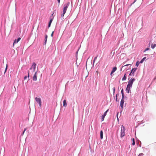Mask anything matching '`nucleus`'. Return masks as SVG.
<instances>
[{
    "instance_id": "obj_34",
    "label": "nucleus",
    "mask_w": 156,
    "mask_h": 156,
    "mask_svg": "<svg viewBox=\"0 0 156 156\" xmlns=\"http://www.w3.org/2000/svg\"><path fill=\"white\" fill-rule=\"evenodd\" d=\"M29 73H28V76L27 77L29 78Z\"/></svg>"
},
{
    "instance_id": "obj_20",
    "label": "nucleus",
    "mask_w": 156,
    "mask_h": 156,
    "mask_svg": "<svg viewBox=\"0 0 156 156\" xmlns=\"http://www.w3.org/2000/svg\"><path fill=\"white\" fill-rule=\"evenodd\" d=\"M132 142H133L132 144V145H135V140L134 138H133L132 139Z\"/></svg>"
},
{
    "instance_id": "obj_16",
    "label": "nucleus",
    "mask_w": 156,
    "mask_h": 156,
    "mask_svg": "<svg viewBox=\"0 0 156 156\" xmlns=\"http://www.w3.org/2000/svg\"><path fill=\"white\" fill-rule=\"evenodd\" d=\"M117 69V68L116 67H114L113 68L112 72V73H114Z\"/></svg>"
},
{
    "instance_id": "obj_9",
    "label": "nucleus",
    "mask_w": 156,
    "mask_h": 156,
    "mask_svg": "<svg viewBox=\"0 0 156 156\" xmlns=\"http://www.w3.org/2000/svg\"><path fill=\"white\" fill-rule=\"evenodd\" d=\"M21 39V38L20 37L18 38L17 40L15 39L13 42V45L17 43Z\"/></svg>"
},
{
    "instance_id": "obj_25",
    "label": "nucleus",
    "mask_w": 156,
    "mask_h": 156,
    "mask_svg": "<svg viewBox=\"0 0 156 156\" xmlns=\"http://www.w3.org/2000/svg\"><path fill=\"white\" fill-rule=\"evenodd\" d=\"M117 94L116 95V100L117 101H118L117 100Z\"/></svg>"
},
{
    "instance_id": "obj_21",
    "label": "nucleus",
    "mask_w": 156,
    "mask_h": 156,
    "mask_svg": "<svg viewBox=\"0 0 156 156\" xmlns=\"http://www.w3.org/2000/svg\"><path fill=\"white\" fill-rule=\"evenodd\" d=\"M150 49L149 48H147L145 49L144 50V52H145L147 51L148 50Z\"/></svg>"
},
{
    "instance_id": "obj_14",
    "label": "nucleus",
    "mask_w": 156,
    "mask_h": 156,
    "mask_svg": "<svg viewBox=\"0 0 156 156\" xmlns=\"http://www.w3.org/2000/svg\"><path fill=\"white\" fill-rule=\"evenodd\" d=\"M52 20H53L52 19L50 20L49 22L48 25V27H50L51 23H52Z\"/></svg>"
},
{
    "instance_id": "obj_38",
    "label": "nucleus",
    "mask_w": 156,
    "mask_h": 156,
    "mask_svg": "<svg viewBox=\"0 0 156 156\" xmlns=\"http://www.w3.org/2000/svg\"><path fill=\"white\" fill-rule=\"evenodd\" d=\"M89 58H90V57H89L88 58V59H89Z\"/></svg>"
},
{
    "instance_id": "obj_13",
    "label": "nucleus",
    "mask_w": 156,
    "mask_h": 156,
    "mask_svg": "<svg viewBox=\"0 0 156 156\" xmlns=\"http://www.w3.org/2000/svg\"><path fill=\"white\" fill-rule=\"evenodd\" d=\"M100 136L101 139H102L103 138V132L102 130H101L100 133Z\"/></svg>"
},
{
    "instance_id": "obj_10",
    "label": "nucleus",
    "mask_w": 156,
    "mask_h": 156,
    "mask_svg": "<svg viewBox=\"0 0 156 156\" xmlns=\"http://www.w3.org/2000/svg\"><path fill=\"white\" fill-rule=\"evenodd\" d=\"M124 103V100L123 99V98H122V99L121 102H120V106L122 108L123 107V105Z\"/></svg>"
},
{
    "instance_id": "obj_29",
    "label": "nucleus",
    "mask_w": 156,
    "mask_h": 156,
    "mask_svg": "<svg viewBox=\"0 0 156 156\" xmlns=\"http://www.w3.org/2000/svg\"><path fill=\"white\" fill-rule=\"evenodd\" d=\"M53 33H54V32H52V34H51V36H53Z\"/></svg>"
},
{
    "instance_id": "obj_6",
    "label": "nucleus",
    "mask_w": 156,
    "mask_h": 156,
    "mask_svg": "<svg viewBox=\"0 0 156 156\" xmlns=\"http://www.w3.org/2000/svg\"><path fill=\"white\" fill-rule=\"evenodd\" d=\"M36 101L39 104L40 106H41V100L40 98L36 97L35 98Z\"/></svg>"
},
{
    "instance_id": "obj_3",
    "label": "nucleus",
    "mask_w": 156,
    "mask_h": 156,
    "mask_svg": "<svg viewBox=\"0 0 156 156\" xmlns=\"http://www.w3.org/2000/svg\"><path fill=\"white\" fill-rule=\"evenodd\" d=\"M135 79L134 78H131L130 80L129 81L127 85L128 86H130L131 87H132L133 83Z\"/></svg>"
},
{
    "instance_id": "obj_27",
    "label": "nucleus",
    "mask_w": 156,
    "mask_h": 156,
    "mask_svg": "<svg viewBox=\"0 0 156 156\" xmlns=\"http://www.w3.org/2000/svg\"><path fill=\"white\" fill-rule=\"evenodd\" d=\"M115 87H114L113 88V92H115Z\"/></svg>"
},
{
    "instance_id": "obj_19",
    "label": "nucleus",
    "mask_w": 156,
    "mask_h": 156,
    "mask_svg": "<svg viewBox=\"0 0 156 156\" xmlns=\"http://www.w3.org/2000/svg\"><path fill=\"white\" fill-rule=\"evenodd\" d=\"M121 93L122 95V98H124V93H123V89H122L121 90Z\"/></svg>"
},
{
    "instance_id": "obj_28",
    "label": "nucleus",
    "mask_w": 156,
    "mask_h": 156,
    "mask_svg": "<svg viewBox=\"0 0 156 156\" xmlns=\"http://www.w3.org/2000/svg\"><path fill=\"white\" fill-rule=\"evenodd\" d=\"M27 78V76H25L24 77V80H26V79Z\"/></svg>"
},
{
    "instance_id": "obj_22",
    "label": "nucleus",
    "mask_w": 156,
    "mask_h": 156,
    "mask_svg": "<svg viewBox=\"0 0 156 156\" xmlns=\"http://www.w3.org/2000/svg\"><path fill=\"white\" fill-rule=\"evenodd\" d=\"M98 57V56H96V57H95L94 58V63L95 60L97 59V58Z\"/></svg>"
},
{
    "instance_id": "obj_4",
    "label": "nucleus",
    "mask_w": 156,
    "mask_h": 156,
    "mask_svg": "<svg viewBox=\"0 0 156 156\" xmlns=\"http://www.w3.org/2000/svg\"><path fill=\"white\" fill-rule=\"evenodd\" d=\"M36 64L34 62L31 68H30V69L32 70V73H34V72L36 68Z\"/></svg>"
},
{
    "instance_id": "obj_31",
    "label": "nucleus",
    "mask_w": 156,
    "mask_h": 156,
    "mask_svg": "<svg viewBox=\"0 0 156 156\" xmlns=\"http://www.w3.org/2000/svg\"><path fill=\"white\" fill-rule=\"evenodd\" d=\"M129 65V64H126V65H124V66H128Z\"/></svg>"
},
{
    "instance_id": "obj_37",
    "label": "nucleus",
    "mask_w": 156,
    "mask_h": 156,
    "mask_svg": "<svg viewBox=\"0 0 156 156\" xmlns=\"http://www.w3.org/2000/svg\"><path fill=\"white\" fill-rule=\"evenodd\" d=\"M54 13H53L52 14V16H53V14Z\"/></svg>"
},
{
    "instance_id": "obj_32",
    "label": "nucleus",
    "mask_w": 156,
    "mask_h": 156,
    "mask_svg": "<svg viewBox=\"0 0 156 156\" xmlns=\"http://www.w3.org/2000/svg\"><path fill=\"white\" fill-rule=\"evenodd\" d=\"M57 1H58V3H59L60 2V0H57Z\"/></svg>"
},
{
    "instance_id": "obj_36",
    "label": "nucleus",
    "mask_w": 156,
    "mask_h": 156,
    "mask_svg": "<svg viewBox=\"0 0 156 156\" xmlns=\"http://www.w3.org/2000/svg\"><path fill=\"white\" fill-rule=\"evenodd\" d=\"M136 0H135L134 2H133V3H134L136 1Z\"/></svg>"
},
{
    "instance_id": "obj_24",
    "label": "nucleus",
    "mask_w": 156,
    "mask_h": 156,
    "mask_svg": "<svg viewBox=\"0 0 156 156\" xmlns=\"http://www.w3.org/2000/svg\"><path fill=\"white\" fill-rule=\"evenodd\" d=\"M47 37H48L47 35H46V36H45V43L46 42V41H47Z\"/></svg>"
},
{
    "instance_id": "obj_18",
    "label": "nucleus",
    "mask_w": 156,
    "mask_h": 156,
    "mask_svg": "<svg viewBox=\"0 0 156 156\" xmlns=\"http://www.w3.org/2000/svg\"><path fill=\"white\" fill-rule=\"evenodd\" d=\"M146 57H144V58L140 62V63H142L144 61V60L146 59Z\"/></svg>"
},
{
    "instance_id": "obj_35",
    "label": "nucleus",
    "mask_w": 156,
    "mask_h": 156,
    "mask_svg": "<svg viewBox=\"0 0 156 156\" xmlns=\"http://www.w3.org/2000/svg\"><path fill=\"white\" fill-rule=\"evenodd\" d=\"M6 70H7V67H6V68L5 69V73L6 72Z\"/></svg>"
},
{
    "instance_id": "obj_15",
    "label": "nucleus",
    "mask_w": 156,
    "mask_h": 156,
    "mask_svg": "<svg viewBox=\"0 0 156 156\" xmlns=\"http://www.w3.org/2000/svg\"><path fill=\"white\" fill-rule=\"evenodd\" d=\"M156 46V42L154 44H152L151 45V47L152 48L154 49Z\"/></svg>"
},
{
    "instance_id": "obj_26",
    "label": "nucleus",
    "mask_w": 156,
    "mask_h": 156,
    "mask_svg": "<svg viewBox=\"0 0 156 156\" xmlns=\"http://www.w3.org/2000/svg\"><path fill=\"white\" fill-rule=\"evenodd\" d=\"M143 153H141V154H140L139 155V156H143Z\"/></svg>"
},
{
    "instance_id": "obj_17",
    "label": "nucleus",
    "mask_w": 156,
    "mask_h": 156,
    "mask_svg": "<svg viewBox=\"0 0 156 156\" xmlns=\"http://www.w3.org/2000/svg\"><path fill=\"white\" fill-rule=\"evenodd\" d=\"M126 74H125L124 75V76L122 78V81L125 80H126Z\"/></svg>"
},
{
    "instance_id": "obj_5",
    "label": "nucleus",
    "mask_w": 156,
    "mask_h": 156,
    "mask_svg": "<svg viewBox=\"0 0 156 156\" xmlns=\"http://www.w3.org/2000/svg\"><path fill=\"white\" fill-rule=\"evenodd\" d=\"M137 69V68L132 69L131 70V72L129 74V75H132L133 76L134 73L136 71Z\"/></svg>"
},
{
    "instance_id": "obj_11",
    "label": "nucleus",
    "mask_w": 156,
    "mask_h": 156,
    "mask_svg": "<svg viewBox=\"0 0 156 156\" xmlns=\"http://www.w3.org/2000/svg\"><path fill=\"white\" fill-rule=\"evenodd\" d=\"M131 87L127 85V87H126V92L128 93H129V91H130V88Z\"/></svg>"
},
{
    "instance_id": "obj_33",
    "label": "nucleus",
    "mask_w": 156,
    "mask_h": 156,
    "mask_svg": "<svg viewBox=\"0 0 156 156\" xmlns=\"http://www.w3.org/2000/svg\"><path fill=\"white\" fill-rule=\"evenodd\" d=\"M112 73V72H111V75L112 76V74L113 73Z\"/></svg>"
},
{
    "instance_id": "obj_23",
    "label": "nucleus",
    "mask_w": 156,
    "mask_h": 156,
    "mask_svg": "<svg viewBox=\"0 0 156 156\" xmlns=\"http://www.w3.org/2000/svg\"><path fill=\"white\" fill-rule=\"evenodd\" d=\"M140 63V62L139 63L138 62H136V66H138Z\"/></svg>"
},
{
    "instance_id": "obj_2",
    "label": "nucleus",
    "mask_w": 156,
    "mask_h": 156,
    "mask_svg": "<svg viewBox=\"0 0 156 156\" xmlns=\"http://www.w3.org/2000/svg\"><path fill=\"white\" fill-rule=\"evenodd\" d=\"M125 136V128L123 125L121 126L120 137L122 138Z\"/></svg>"
},
{
    "instance_id": "obj_1",
    "label": "nucleus",
    "mask_w": 156,
    "mask_h": 156,
    "mask_svg": "<svg viewBox=\"0 0 156 156\" xmlns=\"http://www.w3.org/2000/svg\"><path fill=\"white\" fill-rule=\"evenodd\" d=\"M69 3L68 2L67 3L66 5H64V8L63 11V13L61 15V16L62 17H63L64 15V14H65L66 12L67 9L68 8V7L69 5Z\"/></svg>"
},
{
    "instance_id": "obj_8",
    "label": "nucleus",
    "mask_w": 156,
    "mask_h": 156,
    "mask_svg": "<svg viewBox=\"0 0 156 156\" xmlns=\"http://www.w3.org/2000/svg\"><path fill=\"white\" fill-rule=\"evenodd\" d=\"M108 111V110H107L106 111H105L104 114L102 116V121H103L105 118V116H106L107 114V113Z\"/></svg>"
},
{
    "instance_id": "obj_30",
    "label": "nucleus",
    "mask_w": 156,
    "mask_h": 156,
    "mask_svg": "<svg viewBox=\"0 0 156 156\" xmlns=\"http://www.w3.org/2000/svg\"><path fill=\"white\" fill-rule=\"evenodd\" d=\"M26 129H24V131H23V134H24V132H25V131H26Z\"/></svg>"
},
{
    "instance_id": "obj_39",
    "label": "nucleus",
    "mask_w": 156,
    "mask_h": 156,
    "mask_svg": "<svg viewBox=\"0 0 156 156\" xmlns=\"http://www.w3.org/2000/svg\"><path fill=\"white\" fill-rule=\"evenodd\" d=\"M154 144H156V143H154Z\"/></svg>"
},
{
    "instance_id": "obj_12",
    "label": "nucleus",
    "mask_w": 156,
    "mask_h": 156,
    "mask_svg": "<svg viewBox=\"0 0 156 156\" xmlns=\"http://www.w3.org/2000/svg\"><path fill=\"white\" fill-rule=\"evenodd\" d=\"M63 106L65 107H66L67 106V104L66 103V100H65L63 101Z\"/></svg>"
},
{
    "instance_id": "obj_7",
    "label": "nucleus",
    "mask_w": 156,
    "mask_h": 156,
    "mask_svg": "<svg viewBox=\"0 0 156 156\" xmlns=\"http://www.w3.org/2000/svg\"><path fill=\"white\" fill-rule=\"evenodd\" d=\"M37 71H36L35 72L34 75L33 77V80L34 81H36L37 80Z\"/></svg>"
}]
</instances>
